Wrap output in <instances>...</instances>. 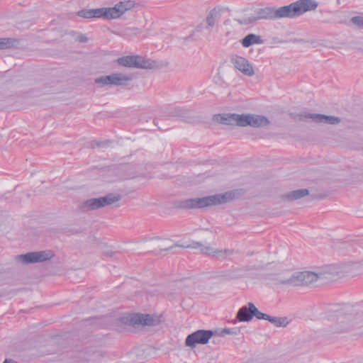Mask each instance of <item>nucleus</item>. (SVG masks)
Returning <instances> with one entry per match:
<instances>
[{"label": "nucleus", "mask_w": 363, "mask_h": 363, "mask_svg": "<svg viewBox=\"0 0 363 363\" xmlns=\"http://www.w3.org/2000/svg\"><path fill=\"white\" fill-rule=\"evenodd\" d=\"M216 120L225 125L258 128L266 127L270 121L266 116L254 113H225L216 116Z\"/></svg>", "instance_id": "1"}, {"label": "nucleus", "mask_w": 363, "mask_h": 363, "mask_svg": "<svg viewBox=\"0 0 363 363\" xmlns=\"http://www.w3.org/2000/svg\"><path fill=\"white\" fill-rule=\"evenodd\" d=\"M235 198L233 191H227L201 198H193L178 202L177 207L182 209L203 208L228 203Z\"/></svg>", "instance_id": "2"}, {"label": "nucleus", "mask_w": 363, "mask_h": 363, "mask_svg": "<svg viewBox=\"0 0 363 363\" xmlns=\"http://www.w3.org/2000/svg\"><path fill=\"white\" fill-rule=\"evenodd\" d=\"M134 6L132 1H120L113 7L99 8L93 9V18H103L111 20L121 17L126 11Z\"/></svg>", "instance_id": "3"}, {"label": "nucleus", "mask_w": 363, "mask_h": 363, "mask_svg": "<svg viewBox=\"0 0 363 363\" xmlns=\"http://www.w3.org/2000/svg\"><path fill=\"white\" fill-rule=\"evenodd\" d=\"M318 3L315 0H298L289 5L284 6L286 18H293L301 16L303 13L315 11Z\"/></svg>", "instance_id": "4"}, {"label": "nucleus", "mask_w": 363, "mask_h": 363, "mask_svg": "<svg viewBox=\"0 0 363 363\" xmlns=\"http://www.w3.org/2000/svg\"><path fill=\"white\" fill-rule=\"evenodd\" d=\"M121 199V195L118 194H108L105 196L93 198L84 201L80 205V209L83 211L96 210L116 203Z\"/></svg>", "instance_id": "5"}, {"label": "nucleus", "mask_w": 363, "mask_h": 363, "mask_svg": "<svg viewBox=\"0 0 363 363\" xmlns=\"http://www.w3.org/2000/svg\"><path fill=\"white\" fill-rule=\"evenodd\" d=\"M119 65L137 69H152L156 67V62L140 55H127L116 60Z\"/></svg>", "instance_id": "6"}, {"label": "nucleus", "mask_w": 363, "mask_h": 363, "mask_svg": "<svg viewBox=\"0 0 363 363\" xmlns=\"http://www.w3.org/2000/svg\"><path fill=\"white\" fill-rule=\"evenodd\" d=\"M326 279L324 272H315L311 271H303L293 274V279L289 281L292 286H308L315 283L318 280ZM286 282L289 283V281Z\"/></svg>", "instance_id": "7"}, {"label": "nucleus", "mask_w": 363, "mask_h": 363, "mask_svg": "<svg viewBox=\"0 0 363 363\" xmlns=\"http://www.w3.org/2000/svg\"><path fill=\"white\" fill-rule=\"evenodd\" d=\"M133 79V75L131 74L113 73L110 75L101 76L96 78L95 83L108 86H124Z\"/></svg>", "instance_id": "8"}, {"label": "nucleus", "mask_w": 363, "mask_h": 363, "mask_svg": "<svg viewBox=\"0 0 363 363\" xmlns=\"http://www.w3.org/2000/svg\"><path fill=\"white\" fill-rule=\"evenodd\" d=\"M213 335V332L211 330H198L186 337L185 344L188 347L194 348L199 344H207Z\"/></svg>", "instance_id": "9"}, {"label": "nucleus", "mask_w": 363, "mask_h": 363, "mask_svg": "<svg viewBox=\"0 0 363 363\" xmlns=\"http://www.w3.org/2000/svg\"><path fill=\"white\" fill-rule=\"evenodd\" d=\"M53 256L54 253L52 250H43L21 255L16 259L23 263L29 264L45 262L50 259Z\"/></svg>", "instance_id": "10"}, {"label": "nucleus", "mask_w": 363, "mask_h": 363, "mask_svg": "<svg viewBox=\"0 0 363 363\" xmlns=\"http://www.w3.org/2000/svg\"><path fill=\"white\" fill-rule=\"evenodd\" d=\"M298 118L300 121H307L308 119H311L315 123L330 125H336L341 122V119L339 117L326 116L320 113H307L304 112L298 114Z\"/></svg>", "instance_id": "11"}, {"label": "nucleus", "mask_w": 363, "mask_h": 363, "mask_svg": "<svg viewBox=\"0 0 363 363\" xmlns=\"http://www.w3.org/2000/svg\"><path fill=\"white\" fill-rule=\"evenodd\" d=\"M193 248L199 249L201 253L216 257L218 259L226 258L234 253L233 250L225 249L218 250L211 246H204L201 242H196L192 243Z\"/></svg>", "instance_id": "12"}, {"label": "nucleus", "mask_w": 363, "mask_h": 363, "mask_svg": "<svg viewBox=\"0 0 363 363\" xmlns=\"http://www.w3.org/2000/svg\"><path fill=\"white\" fill-rule=\"evenodd\" d=\"M257 19H279L286 18V10L284 6L265 7L259 9L257 11Z\"/></svg>", "instance_id": "13"}, {"label": "nucleus", "mask_w": 363, "mask_h": 363, "mask_svg": "<svg viewBox=\"0 0 363 363\" xmlns=\"http://www.w3.org/2000/svg\"><path fill=\"white\" fill-rule=\"evenodd\" d=\"M232 62L235 67L240 71L243 74L252 77L255 74L254 69L249 61L240 56H235L232 58Z\"/></svg>", "instance_id": "14"}, {"label": "nucleus", "mask_w": 363, "mask_h": 363, "mask_svg": "<svg viewBox=\"0 0 363 363\" xmlns=\"http://www.w3.org/2000/svg\"><path fill=\"white\" fill-rule=\"evenodd\" d=\"M156 320L149 314H133L129 318V322L133 325H152Z\"/></svg>", "instance_id": "15"}, {"label": "nucleus", "mask_w": 363, "mask_h": 363, "mask_svg": "<svg viewBox=\"0 0 363 363\" xmlns=\"http://www.w3.org/2000/svg\"><path fill=\"white\" fill-rule=\"evenodd\" d=\"M223 9L220 6H217L211 9L206 16V23L207 24L206 28L209 29L214 27L218 22Z\"/></svg>", "instance_id": "16"}, {"label": "nucleus", "mask_w": 363, "mask_h": 363, "mask_svg": "<svg viewBox=\"0 0 363 363\" xmlns=\"http://www.w3.org/2000/svg\"><path fill=\"white\" fill-rule=\"evenodd\" d=\"M252 311L253 308L247 304V306H245L239 309L236 317L240 322L250 321L253 318Z\"/></svg>", "instance_id": "17"}, {"label": "nucleus", "mask_w": 363, "mask_h": 363, "mask_svg": "<svg viewBox=\"0 0 363 363\" xmlns=\"http://www.w3.org/2000/svg\"><path fill=\"white\" fill-rule=\"evenodd\" d=\"M241 43L244 48H249L252 45L263 43V40L260 35L250 33L242 40Z\"/></svg>", "instance_id": "18"}, {"label": "nucleus", "mask_w": 363, "mask_h": 363, "mask_svg": "<svg viewBox=\"0 0 363 363\" xmlns=\"http://www.w3.org/2000/svg\"><path fill=\"white\" fill-rule=\"evenodd\" d=\"M288 274H289V272H287L279 273V274L275 275L274 277H272L271 279L274 280L276 282V284H278L292 286V283H289V282L288 283L286 281H289L291 279H293V274L291 275H288Z\"/></svg>", "instance_id": "19"}, {"label": "nucleus", "mask_w": 363, "mask_h": 363, "mask_svg": "<svg viewBox=\"0 0 363 363\" xmlns=\"http://www.w3.org/2000/svg\"><path fill=\"white\" fill-rule=\"evenodd\" d=\"M267 320L277 327H286L289 324V320L286 317H274L269 315Z\"/></svg>", "instance_id": "20"}, {"label": "nucleus", "mask_w": 363, "mask_h": 363, "mask_svg": "<svg viewBox=\"0 0 363 363\" xmlns=\"http://www.w3.org/2000/svg\"><path fill=\"white\" fill-rule=\"evenodd\" d=\"M309 191L306 189H301L293 191L287 194V198L289 200H296L307 196Z\"/></svg>", "instance_id": "21"}, {"label": "nucleus", "mask_w": 363, "mask_h": 363, "mask_svg": "<svg viewBox=\"0 0 363 363\" xmlns=\"http://www.w3.org/2000/svg\"><path fill=\"white\" fill-rule=\"evenodd\" d=\"M17 41L13 38H0V50L8 49L16 45Z\"/></svg>", "instance_id": "22"}, {"label": "nucleus", "mask_w": 363, "mask_h": 363, "mask_svg": "<svg viewBox=\"0 0 363 363\" xmlns=\"http://www.w3.org/2000/svg\"><path fill=\"white\" fill-rule=\"evenodd\" d=\"M248 305L251 306V308H253V311H252L253 316H255L259 320H267L269 315L260 312L251 302L248 303Z\"/></svg>", "instance_id": "23"}, {"label": "nucleus", "mask_w": 363, "mask_h": 363, "mask_svg": "<svg viewBox=\"0 0 363 363\" xmlns=\"http://www.w3.org/2000/svg\"><path fill=\"white\" fill-rule=\"evenodd\" d=\"M240 332V329L234 328H223L218 332L219 336H225L226 335H237Z\"/></svg>", "instance_id": "24"}, {"label": "nucleus", "mask_w": 363, "mask_h": 363, "mask_svg": "<svg viewBox=\"0 0 363 363\" xmlns=\"http://www.w3.org/2000/svg\"><path fill=\"white\" fill-rule=\"evenodd\" d=\"M93 9H83L78 12V16L85 18H93Z\"/></svg>", "instance_id": "25"}, {"label": "nucleus", "mask_w": 363, "mask_h": 363, "mask_svg": "<svg viewBox=\"0 0 363 363\" xmlns=\"http://www.w3.org/2000/svg\"><path fill=\"white\" fill-rule=\"evenodd\" d=\"M125 35H138L141 33V30L137 28H128L124 30Z\"/></svg>", "instance_id": "26"}, {"label": "nucleus", "mask_w": 363, "mask_h": 363, "mask_svg": "<svg viewBox=\"0 0 363 363\" xmlns=\"http://www.w3.org/2000/svg\"><path fill=\"white\" fill-rule=\"evenodd\" d=\"M351 21L354 25L358 26L359 28H363V16H354L352 17Z\"/></svg>", "instance_id": "27"}, {"label": "nucleus", "mask_w": 363, "mask_h": 363, "mask_svg": "<svg viewBox=\"0 0 363 363\" xmlns=\"http://www.w3.org/2000/svg\"><path fill=\"white\" fill-rule=\"evenodd\" d=\"M359 267V264L357 263H354L350 265H347L343 270L345 273H351L352 270L356 269Z\"/></svg>", "instance_id": "28"}, {"label": "nucleus", "mask_w": 363, "mask_h": 363, "mask_svg": "<svg viewBox=\"0 0 363 363\" xmlns=\"http://www.w3.org/2000/svg\"><path fill=\"white\" fill-rule=\"evenodd\" d=\"M231 33V31L230 30H226L225 33V35L226 37H228Z\"/></svg>", "instance_id": "29"}, {"label": "nucleus", "mask_w": 363, "mask_h": 363, "mask_svg": "<svg viewBox=\"0 0 363 363\" xmlns=\"http://www.w3.org/2000/svg\"><path fill=\"white\" fill-rule=\"evenodd\" d=\"M178 246L177 245H172V246H170L169 247H167L166 250H171V249H173L174 247H177Z\"/></svg>", "instance_id": "30"}, {"label": "nucleus", "mask_w": 363, "mask_h": 363, "mask_svg": "<svg viewBox=\"0 0 363 363\" xmlns=\"http://www.w3.org/2000/svg\"><path fill=\"white\" fill-rule=\"evenodd\" d=\"M361 265H362V266H363V261H362V262L361 263Z\"/></svg>", "instance_id": "31"}]
</instances>
